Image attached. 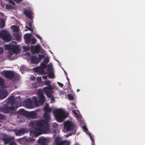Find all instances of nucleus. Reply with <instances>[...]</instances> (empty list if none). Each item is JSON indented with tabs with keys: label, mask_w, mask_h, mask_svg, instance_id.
I'll list each match as a JSON object with an SVG mask.
<instances>
[{
	"label": "nucleus",
	"mask_w": 145,
	"mask_h": 145,
	"mask_svg": "<svg viewBox=\"0 0 145 145\" xmlns=\"http://www.w3.org/2000/svg\"><path fill=\"white\" fill-rule=\"evenodd\" d=\"M44 118L45 120L40 119L38 121H31L29 124V129L30 134L33 137H37L41 134L42 132H46L49 129L48 122L50 120V115L47 113H44Z\"/></svg>",
	"instance_id": "1"
},
{
	"label": "nucleus",
	"mask_w": 145,
	"mask_h": 145,
	"mask_svg": "<svg viewBox=\"0 0 145 145\" xmlns=\"http://www.w3.org/2000/svg\"><path fill=\"white\" fill-rule=\"evenodd\" d=\"M15 101L14 99L10 100L0 107V112L8 114L10 116L15 115L16 113L15 111Z\"/></svg>",
	"instance_id": "2"
},
{
	"label": "nucleus",
	"mask_w": 145,
	"mask_h": 145,
	"mask_svg": "<svg viewBox=\"0 0 145 145\" xmlns=\"http://www.w3.org/2000/svg\"><path fill=\"white\" fill-rule=\"evenodd\" d=\"M53 113L55 119L58 122H62L67 116L65 110L62 108L54 109Z\"/></svg>",
	"instance_id": "3"
},
{
	"label": "nucleus",
	"mask_w": 145,
	"mask_h": 145,
	"mask_svg": "<svg viewBox=\"0 0 145 145\" xmlns=\"http://www.w3.org/2000/svg\"><path fill=\"white\" fill-rule=\"evenodd\" d=\"M49 59L46 57L45 58L40 64V66L34 68V71L38 74H46L44 71V69L47 67V64L49 62Z\"/></svg>",
	"instance_id": "4"
},
{
	"label": "nucleus",
	"mask_w": 145,
	"mask_h": 145,
	"mask_svg": "<svg viewBox=\"0 0 145 145\" xmlns=\"http://www.w3.org/2000/svg\"><path fill=\"white\" fill-rule=\"evenodd\" d=\"M38 101L37 98L33 96V101L36 106H38L40 105H43L45 101V97L42 92H39L38 94Z\"/></svg>",
	"instance_id": "5"
},
{
	"label": "nucleus",
	"mask_w": 145,
	"mask_h": 145,
	"mask_svg": "<svg viewBox=\"0 0 145 145\" xmlns=\"http://www.w3.org/2000/svg\"><path fill=\"white\" fill-rule=\"evenodd\" d=\"M6 49L9 50L8 57L10 58L14 54L16 53L19 50V47L17 45H6L5 46Z\"/></svg>",
	"instance_id": "6"
},
{
	"label": "nucleus",
	"mask_w": 145,
	"mask_h": 145,
	"mask_svg": "<svg viewBox=\"0 0 145 145\" xmlns=\"http://www.w3.org/2000/svg\"><path fill=\"white\" fill-rule=\"evenodd\" d=\"M0 37L5 42H8L11 40L12 36L8 31L4 29L0 31Z\"/></svg>",
	"instance_id": "7"
},
{
	"label": "nucleus",
	"mask_w": 145,
	"mask_h": 145,
	"mask_svg": "<svg viewBox=\"0 0 145 145\" xmlns=\"http://www.w3.org/2000/svg\"><path fill=\"white\" fill-rule=\"evenodd\" d=\"M61 138L57 137L55 138V145H69L70 144L69 141L66 140L62 141Z\"/></svg>",
	"instance_id": "8"
},
{
	"label": "nucleus",
	"mask_w": 145,
	"mask_h": 145,
	"mask_svg": "<svg viewBox=\"0 0 145 145\" xmlns=\"http://www.w3.org/2000/svg\"><path fill=\"white\" fill-rule=\"evenodd\" d=\"M74 124L70 121H66L64 124V129L68 131H72L74 128Z\"/></svg>",
	"instance_id": "9"
},
{
	"label": "nucleus",
	"mask_w": 145,
	"mask_h": 145,
	"mask_svg": "<svg viewBox=\"0 0 145 145\" xmlns=\"http://www.w3.org/2000/svg\"><path fill=\"white\" fill-rule=\"evenodd\" d=\"M18 142H20L21 144H23L26 145L28 143L34 141V140L32 138L29 137L28 138H22L17 139Z\"/></svg>",
	"instance_id": "10"
},
{
	"label": "nucleus",
	"mask_w": 145,
	"mask_h": 145,
	"mask_svg": "<svg viewBox=\"0 0 145 145\" xmlns=\"http://www.w3.org/2000/svg\"><path fill=\"white\" fill-rule=\"evenodd\" d=\"M3 74L6 78L10 79L13 78L15 76V74L12 71H4Z\"/></svg>",
	"instance_id": "11"
},
{
	"label": "nucleus",
	"mask_w": 145,
	"mask_h": 145,
	"mask_svg": "<svg viewBox=\"0 0 145 145\" xmlns=\"http://www.w3.org/2000/svg\"><path fill=\"white\" fill-rule=\"evenodd\" d=\"M13 131L15 132V134L16 136H20L23 135L26 132V129L24 128H22L20 130H18L16 128L14 129Z\"/></svg>",
	"instance_id": "12"
},
{
	"label": "nucleus",
	"mask_w": 145,
	"mask_h": 145,
	"mask_svg": "<svg viewBox=\"0 0 145 145\" xmlns=\"http://www.w3.org/2000/svg\"><path fill=\"white\" fill-rule=\"evenodd\" d=\"M40 46L39 44L35 46L31 45L30 47V50L32 53L38 54L40 51Z\"/></svg>",
	"instance_id": "13"
},
{
	"label": "nucleus",
	"mask_w": 145,
	"mask_h": 145,
	"mask_svg": "<svg viewBox=\"0 0 145 145\" xmlns=\"http://www.w3.org/2000/svg\"><path fill=\"white\" fill-rule=\"evenodd\" d=\"M32 35L31 33L25 34L24 36V39L26 44L30 43L31 42Z\"/></svg>",
	"instance_id": "14"
},
{
	"label": "nucleus",
	"mask_w": 145,
	"mask_h": 145,
	"mask_svg": "<svg viewBox=\"0 0 145 145\" xmlns=\"http://www.w3.org/2000/svg\"><path fill=\"white\" fill-rule=\"evenodd\" d=\"M39 145H44L47 144V140L44 137H41L37 140Z\"/></svg>",
	"instance_id": "15"
},
{
	"label": "nucleus",
	"mask_w": 145,
	"mask_h": 145,
	"mask_svg": "<svg viewBox=\"0 0 145 145\" xmlns=\"http://www.w3.org/2000/svg\"><path fill=\"white\" fill-rule=\"evenodd\" d=\"M48 72V76L49 78L52 79L55 77L54 74L52 71V70L51 68L48 67L47 69Z\"/></svg>",
	"instance_id": "16"
},
{
	"label": "nucleus",
	"mask_w": 145,
	"mask_h": 145,
	"mask_svg": "<svg viewBox=\"0 0 145 145\" xmlns=\"http://www.w3.org/2000/svg\"><path fill=\"white\" fill-rule=\"evenodd\" d=\"M7 92L0 89V97L1 99L5 98L7 95Z\"/></svg>",
	"instance_id": "17"
},
{
	"label": "nucleus",
	"mask_w": 145,
	"mask_h": 145,
	"mask_svg": "<svg viewBox=\"0 0 145 145\" xmlns=\"http://www.w3.org/2000/svg\"><path fill=\"white\" fill-rule=\"evenodd\" d=\"M36 115L37 114L35 112H29L27 111L26 117L34 118L36 117Z\"/></svg>",
	"instance_id": "18"
},
{
	"label": "nucleus",
	"mask_w": 145,
	"mask_h": 145,
	"mask_svg": "<svg viewBox=\"0 0 145 145\" xmlns=\"http://www.w3.org/2000/svg\"><path fill=\"white\" fill-rule=\"evenodd\" d=\"M31 61L32 63L35 64H38L40 62L38 58L35 56H32L31 58Z\"/></svg>",
	"instance_id": "19"
},
{
	"label": "nucleus",
	"mask_w": 145,
	"mask_h": 145,
	"mask_svg": "<svg viewBox=\"0 0 145 145\" xmlns=\"http://www.w3.org/2000/svg\"><path fill=\"white\" fill-rule=\"evenodd\" d=\"M23 13L29 18L32 19V16L31 12L26 9L24 10Z\"/></svg>",
	"instance_id": "20"
},
{
	"label": "nucleus",
	"mask_w": 145,
	"mask_h": 145,
	"mask_svg": "<svg viewBox=\"0 0 145 145\" xmlns=\"http://www.w3.org/2000/svg\"><path fill=\"white\" fill-rule=\"evenodd\" d=\"M27 111H26L23 109H20L17 112V113L21 115H23L26 117Z\"/></svg>",
	"instance_id": "21"
},
{
	"label": "nucleus",
	"mask_w": 145,
	"mask_h": 145,
	"mask_svg": "<svg viewBox=\"0 0 145 145\" xmlns=\"http://www.w3.org/2000/svg\"><path fill=\"white\" fill-rule=\"evenodd\" d=\"M14 139L13 137H9L7 138H3L2 139L5 144H10L11 141Z\"/></svg>",
	"instance_id": "22"
},
{
	"label": "nucleus",
	"mask_w": 145,
	"mask_h": 145,
	"mask_svg": "<svg viewBox=\"0 0 145 145\" xmlns=\"http://www.w3.org/2000/svg\"><path fill=\"white\" fill-rule=\"evenodd\" d=\"M43 91H53V87L50 85H48L46 87H44L43 88Z\"/></svg>",
	"instance_id": "23"
},
{
	"label": "nucleus",
	"mask_w": 145,
	"mask_h": 145,
	"mask_svg": "<svg viewBox=\"0 0 145 145\" xmlns=\"http://www.w3.org/2000/svg\"><path fill=\"white\" fill-rule=\"evenodd\" d=\"M49 106H45L44 108V110L45 111L44 113H49L51 112L52 111V109L50 108H49L48 107Z\"/></svg>",
	"instance_id": "24"
},
{
	"label": "nucleus",
	"mask_w": 145,
	"mask_h": 145,
	"mask_svg": "<svg viewBox=\"0 0 145 145\" xmlns=\"http://www.w3.org/2000/svg\"><path fill=\"white\" fill-rule=\"evenodd\" d=\"M5 26V21L3 18H0V28H3Z\"/></svg>",
	"instance_id": "25"
},
{
	"label": "nucleus",
	"mask_w": 145,
	"mask_h": 145,
	"mask_svg": "<svg viewBox=\"0 0 145 145\" xmlns=\"http://www.w3.org/2000/svg\"><path fill=\"white\" fill-rule=\"evenodd\" d=\"M53 91H44L47 97L49 98H51L52 96V94L53 93Z\"/></svg>",
	"instance_id": "26"
},
{
	"label": "nucleus",
	"mask_w": 145,
	"mask_h": 145,
	"mask_svg": "<svg viewBox=\"0 0 145 145\" xmlns=\"http://www.w3.org/2000/svg\"><path fill=\"white\" fill-rule=\"evenodd\" d=\"M14 36L17 41H20L21 40V36L20 34L16 33L15 34Z\"/></svg>",
	"instance_id": "27"
},
{
	"label": "nucleus",
	"mask_w": 145,
	"mask_h": 145,
	"mask_svg": "<svg viewBox=\"0 0 145 145\" xmlns=\"http://www.w3.org/2000/svg\"><path fill=\"white\" fill-rule=\"evenodd\" d=\"M26 103L27 106H29L30 107L32 106V101L29 98L27 99L26 101Z\"/></svg>",
	"instance_id": "28"
},
{
	"label": "nucleus",
	"mask_w": 145,
	"mask_h": 145,
	"mask_svg": "<svg viewBox=\"0 0 145 145\" xmlns=\"http://www.w3.org/2000/svg\"><path fill=\"white\" fill-rule=\"evenodd\" d=\"M12 29L14 32H18L19 31V27L16 25H14L12 27Z\"/></svg>",
	"instance_id": "29"
},
{
	"label": "nucleus",
	"mask_w": 145,
	"mask_h": 145,
	"mask_svg": "<svg viewBox=\"0 0 145 145\" xmlns=\"http://www.w3.org/2000/svg\"><path fill=\"white\" fill-rule=\"evenodd\" d=\"M38 59L40 62L42 59L44 58V56L42 54H39L38 55Z\"/></svg>",
	"instance_id": "30"
},
{
	"label": "nucleus",
	"mask_w": 145,
	"mask_h": 145,
	"mask_svg": "<svg viewBox=\"0 0 145 145\" xmlns=\"http://www.w3.org/2000/svg\"><path fill=\"white\" fill-rule=\"evenodd\" d=\"M36 42V39L34 38H32V39H31V43L32 44H35Z\"/></svg>",
	"instance_id": "31"
},
{
	"label": "nucleus",
	"mask_w": 145,
	"mask_h": 145,
	"mask_svg": "<svg viewBox=\"0 0 145 145\" xmlns=\"http://www.w3.org/2000/svg\"><path fill=\"white\" fill-rule=\"evenodd\" d=\"M67 97L69 100H72L74 99L73 96L71 94H68Z\"/></svg>",
	"instance_id": "32"
},
{
	"label": "nucleus",
	"mask_w": 145,
	"mask_h": 145,
	"mask_svg": "<svg viewBox=\"0 0 145 145\" xmlns=\"http://www.w3.org/2000/svg\"><path fill=\"white\" fill-rule=\"evenodd\" d=\"M5 8L7 9H10L12 8L11 5L10 4H6L5 5Z\"/></svg>",
	"instance_id": "33"
},
{
	"label": "nucleus",
	"mask_w": 145,
	"mask_h": 145,
	"mask_svg": "<svg viewBox=\"0 0 145 145\" xmlns=\"http://www.w3.org/2000/svg\"><path fill=\"white\" fill-rule=\"evenodd\" d=\"M4 83V82L3 79L1 78L0 76V86L3 85Z\"/></svg>",
	"instance_id": "34"
},
{
	"label": "nucleus",
	"mask_w": 145,
	"mask_h": 145,
	"mask_svg": "<svg viewBox=\"0 0 145 145\" xmlns=\"http://www.w3.org/2000/svg\"><path fill=\"white\" fill-rule=\"evenodd\" d=\"M5 118V117L4 115L0 114V120L4 119Z\"/></svg>",
	"instance_id": "35"
},
{
	"label": "nucleus",
	"mask_w": 145,
	"mask_h": 145,
	"mask_svg": "<svg viewBox=\"0 0 145 145\" xmlns=\"http://www.w3.org/2000/svg\"><path fill=\"white\" fill-rule=\"evenodd\" d=\"M8 3H9L13 5H15V3L12 0H9Z\"/></svg>",
	"instance_id": "36"
},
{
	"label": "nucleus",
	"mask_w": 145,
	"mask_h": 145,
	"mask_svg": "<svg viewBox=\"0 0 145 145\" xmlns=\"http://www.w3.org/2000/svg\"><path fill=\"white\" fill-rule=\"evenodd\" d=\"M16 143L14 142L11 141L9 145H16Z\"/></svg>",
	"instance_id": "37"
},
{
	"label": "nucleus",
	"mask_w": 145,
	"mask_h": 145,
	"mask_svg": "<svg viewBox=\"0 0 145 145\" xmlns=\"http://www.w3.org/2000/svg\"><path fill=\"white\" fill-rule=\"evenodd\" d=\"M45 84L46 85H50V81H46L45 82Z\"/></svg>",
	"instance_id": "38"
},
{
	"label": "nucleus",
	"mask_w": 145,
	"mask_h": 145,
	"mask_svg": "<svg viewBox=\"0 0 145 145\" xmlns=\"http://www.w3.org/2000/svg\"><path fill=\"white\" fill-rule=\"evenodd\" d=\"M57 83L58 85L61 87L62 88L63 86V85L62 84L59 82H57Z\"/></svg>",
	"instance_id": "39"
},
{
	"label": "nucleus",
	"mask_w": 145,
	"mask_h": 145,
	"mask_svg": "<svg viewBox=\"0 0 145 145\" xmlns=\"http://www.w3.org/2000/svg\"><path fill=\"white\" fill-rule=\"evenodd\" d=\"M35 36L37 38L39 39L40 40H42V38L39 35L35 34Z\"/></svg>",
	"instance_id": "40"
},
{
	"label": "nucleus",
	"mask_w": 145,
	"mask_h": 145,
	"mask_svg": "<svg viewBox=\"0 0 145 145\" xmlns=\"http://www.w3.org/2000/svg\"><path fill=\"white\" fill-rule=\"evenodd\" d=\"M37 80L39 82H40L42 80L41 77H38L37 78Z\"/></svg>",
	"instance_id": "41"
},
{
	"label": "nucleus",
	"mask_w": 145,
	"mask_h": 145,
	"mask_svg": "<svg viewBox=\"0 0 145 145\" xmlns=\"http://www.w3.org/2000/svg\"><path fill=\"white\" fill-rule=\"evenodd\" d=\"M31 80H33L36 79V77H35L34 76H31Z\"/></svg>",
	"instance_id": "42"
},
{
	"label": "nucleus",
	"mask_w": 145,
	"mask_h": 145,
	"mask_svg": "<svg viewBox=\"0 0 145 145\" xmlns=\"http://www.w3.org/2000/svg\"><path fill=\"white\" fill-rule=\"evenodd\" d=\"M90 138L92 142H93L92 143V145H93V144H95L94 141L91 135L90 136Z\"/></svg>",
	"instance_id": "43"
},
{
	"label": "nucleus",
	"mask_w": 145,
	"mask_h": 145,
	"mask_svg": "<svg viewBox=\"0 0 145 145\" xmlns=\"http://www.w3.org/2000/svg\"><path fill=\"white\" fill-rule=\"evenodd\" d=\"M82 127L83 129L84 130V131H87L88 130V129L86 127L84 126H82Z\"/></svg>",
	"instance_id": "44"
},
{
	"label": "nucleus",
	"mask_w": 145,
	"mask_h": 145,
	"mask_svg": "<svg viewBox=\"0 0 145 145\" xmlns=\"http://www.w3.org/2000/svg\"><path fill=\"white\" fill-rule=\"evenodd\" d=\"M51 100L52 101V103H54V97H52V96L51 97Z\"/></svg>",
	"instance_id": "45"
},
{
	"label": "nucleus",
	"mask_w": 145,
	"mask_h": 145,
	"mask_svg": "<svg viewBox=\"0 0 145 145\" xmlns=\"http://www.w3.org/2000/svg\"><path fill=\"white\" fill-rule=\"evenodd\" d=\"M42 78L44 79H46L47 78V76L46 75H43L42 76Z\"/></svg>",
	"instance_id": "46"
},
{
	"label": "nucleus",
	"mask_w": 145,
	"mask_h": 145,
	"mask_svg": "<svg viewBox=\"0 0 145 145\" xmlns=\"http://www.w3.org/2000/svg\"><path fill=\"white\" fill-rule=\"evenodd\" d=\"M3 52V50L2 48H0V54H2Z\"/></svg>",
	"instance_id": "47"
},
{
	"label": "nucleus",
	"mask_w": 145,
	"mask_h": 145,
	"mask_svg": "<svg viewBox=\"0 0 145 145\" xmlns=\"http://www.w3.org/2000/svg\"><path fill=\"white\" fill-rule=\"evenodd\" d=\"M53 126L54 127H56V126H57V124L56 123H53Z\"/></svg>",
	"instance_id": "48"
},
{
	"label": "nucleus",
	"mask_w": 145,
	"mask_h": 145,
	"mask_svg": "<svg viewBox=\"0 0 145 145\" xmlns=\"http://www.w3.org/2000/svg\"><path fill=\"white\" fill-rule=\"evenodd\" d=\"M25 27L27 29H28L30 31H31L32 30V29L30 27H29L27 26H26Z\"/></svg>",
	"instance_id": "49"
},
{
	"label": "nucleus",
	"mask_w": 145,
	"mask_h": 145,
	"mask_svg": "<svg viewBox=\"0 0 145 145\" xmlns=\"http://www.w3.org/2000/svg\"><path fill=\"white\" fill-rule=\"evenodd\" d=\"M72 112L75 115H77V113L74 110H72Z\"/></svg>",
	"instance_id": "50"
},
{
	"label": "nucleus",
	"mask_w": 145,
	"mask_h": 145,
	"mask_svg": "<svg viewBox=\"0 0 145 145\" xmlns=\"http://www.w3.org/2000/svg\"><path fill=\"white\" fill-rule=\"evenodd\" d=\"M66 78H67V80H68V81L69 82V84H70L69 80V79L68 78L67 76H66Z\"/></svg>",
	"instance_id": "51"
},
{
	"label": "nucleus",
	"mask_w": 145,
	"mask_h": 145,
	"mask_svg": "<svg viewBox=\"0 0 145 145\" xmlns=\"http://www.w3.org/2000/svg\"><path fill=\"white\" fill-rule=\"evenodd\" d=\"M23 49L25 50H26L27 49H28L25 46H24Z\"/></svg>",
	"instance_id": "52"
},
{
	"label": "nucleus",
	"mask_w": 145,
	"mask_h": 145,
	"mask_svg": "<svg viewBox=\"0 0 145 145\" xmlns=\"http://www.w3.org/2000/svg\"><path fill=\"white\" fill-rule=\"evenodd\" d=\"M64 72L65 73V74L66 75V76H67V73L64 70Z\"/></svg>",
	"instance_id": "53"
},
{
	"label": "nucleus",
	"mask_w": 145,
	"mask_h": 145,
	"mask_svg": "<svg viewBox=\"0 0 145 145\" xmlns=\"http://www.w3.org/2000/svg\"><path fill=\"white\" fill-rule=\"evenodd\" d=\"M8 131L9 132H11L12 131V130L11 129H9L8 130Z\"/></svg>",
	"instance_id": "54"
},
{
	"label": "nucleus",
	"mask_w": 145,
	"mask_h": 145,
	"mask_svg": "<svg viewBox=\"0 0 145 145\" xmlns=\"http://www.w3.org/2000/svg\"><path fill=\"white\" fill-rule=\"evenodd\" d=\"M29 26L30 27H31V24L30 23V22H29Z\"/></svg>",
	"instance_id": "55"
},
{
	"label": "nucleus",
	"mask_w": 145,
	"mask_h": 145,
	"mask_svg": "<svg viewBox=\"0 0 145 145\" xmlns=\"http://www.w3.org/2000/svg\"><path fill=\"white\" fill-rule=\"evenodd\" d=\"M69 135V136H71L72 135V134L71 133H69L68 134Z\"/></svg>",
	"instance_id": "56"
},
{
	"label": "nucleus",
	"mask_w": 145,
	"mask_h": 145,
	"mask_svg": "<svg viewBox=\"0 0 145 145\" xmlns=\"http://www.w3.org/2000/svg\"><path fill=\"white\" fill-rule=\"evenodd\" d=\"M69 136V135L68 134V135H66V136L67 137H68Z\"/></svg>",
	"instance_id": "57"
},
{
	"label": "nucleus",
	"mask_w": 145,
	"mask_h": 145,
	"mask_svg": "<svg viewBox=\"0 0 145 145\" xmlns=\"http://www.w3.org/2000/svg\"><path fill=\"white\" fill-rule=\"evenodd\" d=\"M79 90H79V89H78L77 90V91H79Z\"/></svg>",
	"instance_id": "58"
},
{
	"label": "nucleus",
	"mask_w": 145,
	"mask_h": 145,
	"mask_svg": "<svg viewBox=\"0 0 145 145\" xmlns=\"http://www.w3.org/2000/svg\"><path fill=\"white\" fill-rule=\"evenodd\" d=\"M75 133H76V131H75V133H74V134H75Z\"/></svg>",
	"instance_id": "59"
},
{
	"label": "nucleus",
	"mask_w": 145,
	"mask_h": 145,
	"mask_svg": "<svg viewBox=\"0 0 145 145\" xmlns=\"http://www.w3.org/2000/svg\"><path fill=\"white\" fill-rule=\"evenodd\" d=\"M68 84H69V85H70V84H69V83H68Z\"/></svg>",
	"instance_id": "60"
},
{
	"label": "nucleus",
	"mask_w": 145,
	"mask_h": 145,
	"mask_svg": "<svg viewBox=\"0 0 145 145\" xmlns=\"http://www.w3.org/2000/svg\"><path fill=\"white\" fill-rule=\"evenodd\" d=\"M2 6H3V7H3V5H2Z\"/></svg>",
	"instance_id": "61"
},
{
	"label": "nucleus",
	"mask_w": 145,
	"mask_h": 145,
	"mask_svg": "<svg viewBox=\"0 0 145 145\" xmlns=\"http://www.w3.org/2000/svg\"><path fill=\"white\" fill-rule=\"evenodd\" d=\"M1 126V124H0V127Z\"/></svg>",
	"instance_id": "62"
}]
</instances>
